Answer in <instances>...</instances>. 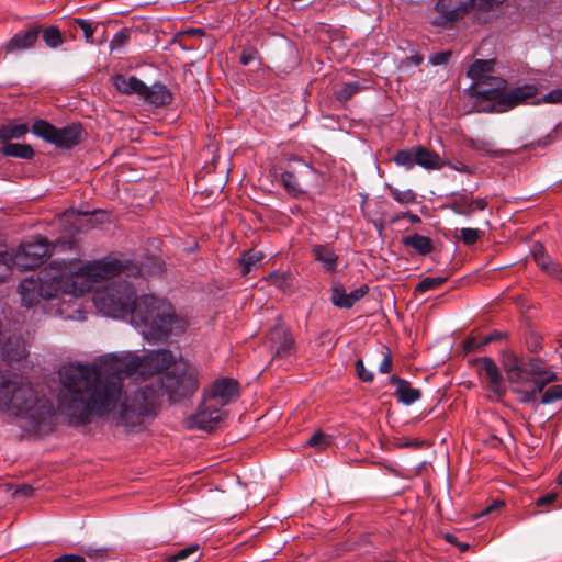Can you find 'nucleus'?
<instances>
[{
  "mask_svg": "<svg viewBox=\"0 0 562 562\" xmlns=\"http://www.w3.org/2000/svg\"><path fill=\"white\" fill-rule=\"evenodd\" d=\"M256 58H257V50L256 49H245V50H243V53L240 55V63L243 65H248L252 60H255Z\"/></svg>",
  "mask_w": 562,
  "mask_h": 562,
  "instance_id": "53",
  "label": "nucleus"
},
{
  "mask_svg": "<svg viewBox=\"0 0 562 562\" xmlns=\"http://www.w3.org/2000/svg\"><path fill=\"white\" fill-rule=\"evenodd\" d=\"M533 258L537 266L550 277L562 281V267L552 261L550 256L546 252L542 245L537 244L533 246Z\"/></svg>",
  "mask_w": 562,
  "mask_h": 562,
  "instance_id": "17",
  "label": "nucleus"
},
{
  "mask_svg": "<svg viewBox=\"0 0 562 562\" xmlns=\"http://www.w3.org/2000/svg\"><path fill=\"white\" fill-rule=\"evenodd\" d=\"M443 538L448 543L454 546L460 552H465L469 549V544L460 541L454 533L447 532L443 535Z\"/></svg>",
  "mask_w": 562,
  "mask_h": 562,
  "instance_id": "45",
  "label": "nucleus"
},
{
  "mask_svg": "<svg viewBox=\"0 0 562 562\" xmlns=\"http://www.w3.org/2000/svg\"><path fill=\"white\" fill-rule=\"evenodd\" d=\"M192 389H0V412L27 420L35 432H52L58 418L71 427L105 419L128 431L157 415L159 397L170 403Z\"/></svg>",
  "mask_w": 562,
  "mask_h": 562,
  "instance_id": "1",
  "label": "nucleus"
},
{
  "mask_svg": "<svg viewBox=\"0 0 562 562\" xmlns=\"http://www.w3.org/2000/svg\"><path fill=\"white\" fill-rule=\"evenodd\" d=\"M54 246L45 237H34L19 247L13 257V265L21 270L40 267L52 256Z\"/></svg>",
  "mask_w": 562,
  "mask_h": 562,
  "instance_id": "10",
  "label": "nucleus"
},
{
  "mask_svg": "<svg viewBox=\"0 0 562 562\" xmlns=\"http://www.w3.org/2000/svg\"><path fill=\"white\" fill-rule=\"evenodd\" d=\"M402 244L413 248L418 255L426 256L434 249L431 238L419 234H412L402 238Z\"/></svg>",
  "mask_w": 562,
  "mask_h": 562,
  "instance_id": "21",
  "label": "nucleus"
},
{
  "mask_svg": "<svg viewBox=\"0 0 562 562\" xmlns=\"http://www.w3.org/2000/svg\"><path fill=\"white\" fill-rule=\"evenodd\" d=\"M94 305L104 315L111 317H123L132 313L139 302L135 290L127 281H116L95 291L93 295Z\"/></svg>",
  "mask_w": 562,
  "mask_h": 562,
  "instance_id": "7",
  "label": "nucleus"
},
{
  "mask_svg": "<svg viewBox=\"0 0 562 562\" xmlns=\"http://www.w3.org/2000/svg\"><path fill=\"white\" fill-rule=\"evenodd\" d=\"M517 398L536 408L539 404L549 405L562 400V389H512Z\"/></svg>",
  "mask_w": 562,
  "mask_h": 562,
  "instance_id": "14",
  "label": "nucleus"
},
{
  "mask_svg": "<svg viewBox=\"0 0 562 562\" xmlns=\"http://www.w3.org/2000/svg\"><path fill=\"white\" fill-rule=\"evenodd\" d=\"M268 342L272 349V361L290 357L294 352V340L288 329L281 325L274 326L268 334Z\"/></svg>",
  "mask_w": 562,
  "mask_h": 562,
  "instance_id": "15",
  "label": "nucleus"
},
{
  "mask_svg": "<svg viewBox=\"0 0 562 562\" xmlns=\"http://www.w3.org/2000/svg\"><path fill=\"white\" fill-rule=\"evenodd\" d=\"M507 529V524L505 521L499 522L496 527H494V536L503 533Z\"/></svg>",
  "mask_w": 562,
  "mask_h": 562,
  "instance_id": "57",
  "label": "nucleus"
},
{
  "mask_svg": "<svg viewBox=\"0 0 562 562\" xmlns=\"http://www.w3.org/2000/svg\"><path fill=\"white\" fill-rule=\"evenodd\" d=\"M403 217H407L411 223H419L420 222V218L418 215L416 214H412V213H407L406 215H404Z\"/></svg>",
  "mask_w": 562,
  "mask_h": 562,
  "instance_id": "58",
  "label": "nucleus"
},
{
  "mask_svg": "<svg viewBox=\"0 0 562 562\" xmlns=\"http://www.w3.org/2000/svg\"><path fill=\"white\" fill-rule=\"evenodd\" d=\"M146 91L142 93L143 98L147 103L155 106H162L171 102L172 97L166 86L161 83H155L151 87L146 86Z\"/></svg>",
  "mask_w": 562,
  "mask_h": 562,
  "instance_id": "18",
  "label": "nucleus"
},
{
  "mask_svg": "<svg viewBox=\"0 0 562 562\" xmlns=\"http://www.w3.org/2000/svg\"><path fill=\"white\" fill-rule=\"evenodd\" d=\"M390 191L394 200L402 204H409L415 202L416 195L412 190L400 191L395 188L390 187Z\"/></svg>",
  "mask_w": 562,
  "mask_h": 562,
  "instance_id": "41",
  "label": "nucleus"
},
{
  "mask_svg": "<svg viewBox=\"0 0 562 562\" xmlns=\"http://www.w3.org/2000/svg\"><path fill=\"white\" fill-rule=\"evenodd\" d=\"M506 389H497V387H494V398L497 397L499 398L501 396L504 395V392H505Z\"/></svg>",
  "mask_w": 562,
  "mask_h": 562,
  "instance_id": "64",
  "label": "nucleus"
},
{
  "mask_svg": "<svg viewBox=\"0 0 562 562\" xmlns=\"http://www.w3.org/2000/svg\"><path fill=\"white\" fill-rule=\"evenodd\" d=\"M470 364L476 370L480 376H484V382L492 383V360L487 357L470 360Z\"/></svg>",
  "mask_w": 562,
  "mask_h": 562,
  "instance_id": "28",
  "label": "nucleus"
},
{
  "mask_svg": "<svg viewBox=\"0 0 562 562\" xmlns=\"http://www.w3.org/2000/svg\"><path fill=\"white\" fill-rule=\"evenodd\" d=\"M168 349L151 350L144 356L124 351L106 353L92 363L71 362L58 371L61 386H121L124 379L135 374L144 378L178 367Z\"/></svg>",
  "mask_w": 562,
  "mask_h": 562,
  "instance_id": "2",
  "label": "nucleus"
},
{
  "mask_svg": "<svg viewBox=\"0 0 562 562\" xmlns=\"http://www.w3.org/2000/svg\"><path fill=\"white\" fill-rule=\"evenodd\" d=\"M501 362L509 383H533L535 386H546L558 380L555 372L540 359L522 363L513 353L503 352Z\"/></svg>",
  "mask_w": 562,
  "mask_h": 562,
  "instance_id": "8",
  "label": "nucleus"
},
{
  "mask_svg": "<svg viewBox=\"0 0 562 562\" xmlns=\"http://www.w3.org/2000/svg\"><path fill=\"white\" fill-rule=\"evenodd\" d=\"M472 80L468 89L476 112L492 111V60L476 59L467 71Z\"/></svg>",
  "mask_w": 562,
  "mask_h": 562,
  "instance_id": "9",
  "label": "nucleus"
},
{
  "mask_svg": "<svg viewBox=\"0 0 562 562\" xmlns=\"http://www.w3.org/2000/svg\"><path fill=\"white\" fill-rule=\"evenodd\" d=\"M479 11L487 12L492 9V0H477Z\"/></svg>",
  "mask_w": 562,
  "mask_h": 562,
  "instance_id": "56",
  "label": "nucleus"
},
{
  "mask_svg": "<svg viewBox=\"0 0 562 562\" xmlns=\"http://www.w3.org/2000/svg\"><path fill=\"white\" fill-rule=\"evenodd\" d=\"M356 372H357L358 378L362 382L368 383V382H372L373 381V373H372V371L368 370L364 367V363H363V361L361 359H359L356 362Z\"/></svg>",
  "mask_w": 562,
  "mask_h": 562,
  "instance_id": "43",
  "label": "nucleus"
},
{
  "mask_svg": "<svg viewBox=\"0 0 562 562\" xmlns=\"http://www.w3.org/2000/svg\"><path fill=\"white\" fill-rule=\"evenodd\" d=\"M3 351L5 358L10 361L21 360L27 355L25 344L20 338L9 339L3 347Z\"/></svg>",
  "mask_w": 562,
  "mask_h": 562,
  "instance_id": "26",
  "label": "nucleus"
},
{
  "mask_svg": "<svg viewBox=\"0 0 562 562\" xmlns=\"http://www.w3.org/2000/svg\"><path fill=\"white\" fill-rule=\"evenodd\" d=\"M133 322L142 326V334L147 340L165 339L173 331H184L188 326L168 301L153 295L139 299Z\"/></svg>",
  "mask_w": 562,
  "mask_h": 562,
  "instance_id": "3",
  "label": "nucleus"
},
{
  "mask_svg": "<svg viewBox=\"0 0 562 562\" xmlns=\"http://www.w3.org/2000/svg\"><path fill=\"white\" fill-rule=\"evenodd\" d=\"M504 88L505 81L494 77V112H507L538 94V89L533 85H525L510 90Z\"/></svg>",
  "mask_w": 562,
  "mask_h": 562,
  "instance_id": "12",
  "label": "nucleus"
},
{
  "mask_svg": "<svg viewBox=\"0 0 562 562\" xmlns=\"http://www.w3.org/2000/svg\"><path fill=\"white\" fill-rule=\"evenodd\" d=\"M53 562H86V559L79 554H63L54 559Z\"/></svg>",
  "mask_w": 562,
  "mask_h": 562,
  "instance_id": "50",
  "label": "nucleus"
},
{
  "mask_svg": "<svg viewBox=\"0 0 562 562\" xmlns=\"http://www.w3.org/2000/svg\"><path fill=\"white\" fill-rule=\"evenodd\" d=\"M41 34L45 45L49 48H57L64 43L63 34L55 25L45 29L41 26Z\"/></svg>",
  "mask_w": 562,
  "mask_h": 562,
  "instance_id": "27",
  "label": "nucleus"
},
{
  "mask_svg": "<svg viewBox=\"0 0 562 562\" xmlns=\"http://www.w3.org/2000/svg\"><path fill=\"white\" fill-rule=\"evenodd\" d=\"M30 132V127L26 123L21 124H3L0 126V142L5 144L11 139H20Z\"/></svg>",
  "mask_w": 562,
  "mask_h": 562,
  "instance_id": "25",
  "label": "nucleus"
},
{
  "mask_svg": "<svg viewBox=\"0 0 562 562\" xmlns=\"http://www.w3.org/2000/svg\"><path fill=\"white\" fill-rule=\"evenodd\" d=\"M72 23L77 24L81 29L86 42L90 44L94 42L93 34L97 30V25H93L92 23L83 19H74Z\"/></svg>",
  "mask_w": 562,
  "mask_h": 562,
  "instance_id": "39",
  "label": "nucleus"
},
{
  "mask_svg": "<svg viewBox=\"0 0 562 562\" xmlns=\"http://www.w3.org/2000/svg\"><path fill=\"white\" fill-rule=\"evenodd\" d=\"M393 396L406 405H409L420 398L418 389H396Z\"/></svg>",
  "mask_w": 562,
  "mask_h": 562,
  "instance_id": "37",
  "label": "nucleus"
},
{
  "mask_svg": "<svg viewBox=\"0 0 562 562\" xmlns=\"http://www.w3.org/2000/svg\"><path fill=\"white\" fill-rule=\"evenodd\" d=\"M557 499V494L554 493H548L546 495L540 496L536 501L537 507L548 506L551 505Z\"/></svg>",
  "mask_w": 562,
  "mask_h": 562,
  "instance_id": "51",
  "label": "nucleus"
},
{
  "mask_svg": "<svg viewBox=\"0 0 562 562\" xmlns=\"http://www.w3.org/2000/svg\"><path fill=\"white\" fill-rule=\"evenodd\" d=\"M542 101L546 103H562V88L551 90L542 98Z\"/></svg>",
  "mask_w": 562,
  "mask_h": 562,
  "instance_id": "47",
  "label": "nucleus"
},
{
  "mask_svg": "<svg viewBox=\"0 0 562 562\" xmlns=\"http://www.w3.org/2000/svg\"><path fill=\"white\" fill-rule=\"evenodd\" d=\"M281 182L284 189L292 195H299L302 193V189L295 175L291 171H284L281 175Z\"/></svg>",
  "mask_w": 562,
  "mask_h": 562,
  "instance_id": "35",
  "label": "nucleus"
},
{
  "mask_svg": "<svg viewBox=\"0 0 562 562\" xmlns=\"http://www.w3.org/2000/svg\"><path fill=\"white\" fill-rule=\"evenodd\" d=\"M13 265V257L8 251L0 249V282L10 274Z\"/></svg>",
  "mask_w": 562,
  "mask_h": 562,
  "instance_id": "38",
  "label": "nucleus"
},
{
  "mask_svg": "<svg viewBox=\"0 0 562 562\" xmlns=\"http://www.w3.org/2000/svg\"><path fill=\"white\" fill-rule=\"evenodd\" d=\"M239 382L233 378H220L214 381L213 386H238Z\"/></svg>",
  "mask_w": 562,
  "mask_h": 562,
  "instance_id": "54",
  "label": "nucleus"
},
{
  "mask_svg": "<svg viewBox=\"0 0 562 562\" xmlns=\"http://www.w3.org/2000/svg\"><path fill=\"white\" fill-rule=\"evenodd\" d=\"M128 36L124 33H117L113 37L112 44L123 45L127 41Z\"/></svg>",
  "mask_w": 562,
  "mask_h": 562,
  "instance_id": "55",
  "label": "nucleus"
},
{
  "mask_svg": "<svg viewBox=\"0 0 562 562\" xmlns=\"http://www.w3.org/2000/svg\"><path fill=\"white\" fill-rule=\"evenodd\" d=\"M0 153L7 157H15L26 160H30L35 156V151L31 145L11 142L2 144Z\"/></svg>",
  "mask_w": 562,
  "mask_h": 562,
  "instance_id": "23",
  "label": "nucleus"
},
{
  "mask_svg": "<svg viewBox=\"0 0 562 562\" xmlns=\"http://www.w3.org/2000/svg\"><path fill=\"white\" fill-rule=\"evenodd\" d=\"M331 302L339 308H350L348 293L342 284L336 283L331 288Z\"/></svg>",
  "mask_w": 562,
  "mask_h": 562,
  "instance_id": "30",
  "label": "nucleus"
},
{
  "mask_svg": "<svg viewBox=\"0 0 562 562\" xmlns=\"http://www.w3.org/2000/svg\"><path fill=\"white\" fill-rule=\"evenodd\" d=\"M109 549L108 548H99V549H95V548H86L85 549V553L88 558L90 559H103L105 558L106 553H108Z\"/></svg>",
  "mask_w": 562,
  "mask_h": 562,
  "instance_id": "48",
  "label": "nucleus"
},
{
  "mask_svg": "<svg viewBox=\"0 0 562 562\" xmlns=\"http://www.w3.org/2000/svg\"><path fill=\"white\" fill-rule=\"evenodd\" d=\"M238 397L239 389H202L195 412L184 419L186 427L213 430L227 416L224 407Z\"/></svg>",
  "mask_w": 562,
  "mask_h": 562,
  "instance_id": "5",
  "label": "nucleus"
},
{
  "mask_svg": "<svg viewBox=\"0 0 562 562\" xmlns=\"http://www.w3.org/2000/svg\"><path fill=\"white\" fill-rule=\"evenodd\" d=\"M113 86L122 93L142 95L146 90V85L138 78L125 77L123 75H116L112 78Z\"/></svg>",
  "mask_w": 562,
  "mask_h": 562,
  "instance_id": "19",
  "label": "nucleus"
},
{
  "mask_svg": "<svg viewBox=\"0 0 562 562\" xmlns=\"http://www.w3.org/2000/svg\"><path fill=\"white\" fill-rule=\"evenodd\" d=\"M16 376L14 375L13 379L9 374L8 371H0V386H18Z\"/></svg>",
  "mask_w": 562,
  "mask_h": 562,
  "instance_id": "49",
  "label": "nucleus"
},
{
  "mask_svg": "<svg viewBox=\"0 0 562 562\" xmlns=\"http://www.w3.org/2000/svg\"><path fill=\"white\" fill-rule=\"evenodd\" d=\"M505 506L504 501L494 499V513Z\"/></svg>",
  "mask_w": 562,
  "mask_h": 562,
  "instance_id": "61",
  "label": "nucleus"
},
{
  "mask_svg": "<svg viewBox=\"0 0 562 562\" xmlns=\"http://www.w3.org/2000/svg\"><path fill=\"white\" fill-rule=\"evenodd\" d=\"M41 25L34 24L26 30L16 33L5 45L7 54L33 48L38 41Z\"/></svg>",
  "mask_w": 562,
  "mask_h": 562,
  "instance_id": "16",
  "label": "nucleus"
},
{
  "mask_svg": "<svg viewBox=\"0 0 562 562\" xmlns=\"http://www.w3.org/2000/svg\"><path fill=\"white\" fill-rule=\"evenodd\" d=\"M415 150L416 165L428 170L440 169L443 166V160L435 151L429 150L423 146L415 147Z\"/></svg>",
  "mask_w": 562,
  "mask_h": 562,
  "instance_id": "20",
  "label": "nucleus"
},
{
  "mask_svg": "<svg viewBox=\"0 0 562 562\" xmlns=\"http://www.w3.org/2000/svg\"><path fill=\"white\" fill-rule=\"evenodd\" d=\"M479 10L477 0H438L435 11L438 16L434 25L446 26L463 20L472 10Z\"/></svg>",
  "mask_w": 562,
  "mask_h": 562,
  "instance_id": "13",
  "label": "nucleus"
},
{
  "mask_svg": "<svg viewBox=\"0 0 562 562\" xmlns=\"http://www.w3.org/2000/svg\"><path fill=\"white\" fill-rule=\"evenodd\" d=\"M392 382L397 383V386H400V387L408 386V383L406 381L401 380V379H395L394 376L392 378Z\"/></svg>",
  "mask_w": 562,
  "mask_h": 562,
  "instance_id": "62",
  "label": "nucleus"
},
{
  "mask_svg": "<svg viewBox=\"0 0 562 562\" xmlns=\"http://www.w3.org/2000/svg\"><path fill=\"white\" fill-rule=\"evenodd\" d=\"M63 272L66 294L82 295L89 291L92 283L111 279L122 270L117 260H97L82 263L80 260L57 262Z\"/></svg>",
  "mask_w": 562,
  "mask_h": 562,
  "instance_id": "4",
  "label": "nucleus"
},
{
  "mask_svg": "<svg viewBox=\"0 0 562 562\" xmlns=\"http://www.w3.org/2000/svg\"><path fill=\"white\" fill-rule=\"evenodd\" d=\"M392 363L391 351L385 346H380L369 360L370 367L378 369L383 374L390 373Z\"/></svg>",
  "mask_w": 562,
  "mask_h": 562,
  "instance_id": "22",
  "label": "nucleus"
},
{
  "mask_svg": "<svg viewBox=\"0 0 562 562\" xmlns=\"http://www.w3.org/2000/svg\"><path fill=\"white\" fill-rule=\"evenodd\" d=\"M64 279L57 261L40 271L38 277L23 280L19 286L22 304L26 307L36 305L41 299H53L66 294Z\"/></svg>",
  "mask_w": 562,
  "mask_h": 562,
  "instance_id": "6",
  "label": "nucleus"
},
{
  "mask_svg": "<svg viewBox=\"0 0 562 562\" xmlns=\"http://www.w3.org/2000/svg\"><path fill=\"white\" fill-rule=\"evenodd\" d=\"M492 341V335H485L484 337L480 338L477 336H471L468 337L463 344V350L465 352H474L481 350L482 347L488 345Z\"/></svg>",
  "mask_w": 562,
  "mask_h": 562,
  "instance_id": "31",
  "label": "nucleus"
},
{
  "mask_svg": "<svg viewBox=\"0 0 562 562\" xmlns=\"http://www.w3.org/2000/svg\"><path fill=\"white\" fill-rule=\"evenodd\" d=\"M263 259L261 251L247 252L240 259L241 274H248Z\"/></svg>",
  "mask_w": 562,
  "mask_h": 562,
  "instance_id": "29",
  "label": "nucleus"
},
{
  "mask_svg": "<svg viewBox=\"0 0 562 562\" xmlns=\"http://www.w3.org/2000/svg\"><path fill=\"white\" fill-rule=\"evenodd\" d=\"M456 238L462 240L465 245H473L479 238V231L474 228H461L456 231Z\"/></svg>",
  "mask_w": 562,
  "mask_h": 562,
  "instance_id": "40",
  "label": "nucleus"
},
{
  "mask_svg": "<svg viewBox=\"0 0 562 562\" xmlns=\"http://www.w3.org/2000/svg\"><path fill=\"white\" fill-rule=\"evenodd\" d=\"M32 132L58 148H70L80 143L82 130L76 124L57 128L48 121L36 120L32 125Z\"/></svg>",
  "mask_w": 562,
  "mask_h": 562,
  "instance_id": "11",
  "label": "nucleus"
},
{
  "mask_svg": "<svg viewBox=\"0 0 562 562\" xmlns=\"http://www.w3.org/2000/svg\"><path fill=\"white\" fill-rule=\"evenodd\" d=\"M187 34H196V35H204V31L202 29H191L187 31Z\"/></svg>",
  "mask_w": 562,
  "mask_h": 562,
  "instance_id": "63",
  "label": "nucleus"
},
{
  "mask_svg": "<svg viewBox=\"0 0 562 562\" xmlns=\"http://www.w3.org/2000/svg\"><path fill=\"white\" fill-rule=\"evenodd\" d=\"M401 446H403V447H420L422 442L418 440H413V441H406V442L402 443Z\"/></svg>",
  "mask_w": 562,
  "mask_h": 562,
  "instance_id": "59",
  "label": "nucleus"
},
{
  "mask_svg": "<svg viewBox=\"0 0 562 562\" xmlns=\"http://www.w3.org/2000/svg\"><path fill=\"white\" fill-rule=\"evenodd\" d=\"M447 278L443 277H427L423 279L415 288V293H425L430 290L440 288Z\"/></svg>",
  "mask_w": 562,
  "mask_h": 562,
  "instance_id": "34",
  "label": "nucleus"
},
{
  "mask_svg": "<svg viewBox=\"0 0 562 562\" xmlns=\"http://www.w3.org/2000/svg\"><path fill=\"white\" fill-rule=\"evenodd\" d=\"M394 161L398 166H403L406 169H412L416 165L415 148L398 150L394 156Z\"/></svg>",
  "mask_w": 562,
  "mask_h": 562,
  "instance_id": "32",
  "label": "nucleus"
},
{
  "mask_svg": "<svg viewBox=\"0 0 562 562\" xmlns=\"http://www.w3.org/2000/svg\"><path fill=\"white\" fill-rule=\"evenodd\" d=\"M362 87L359 82L345 83L340 89L335 92L336 99L340 102H347L355 94L361 91Z\"/></svg>",
  "mask_w": 562,
  "mask_h": 562,
  "instance_id": "33",
  "label": "nucleus"
},
{
  "mask_svg": "<svg viewBox=\"0 0 562 562\" xmlns=\"http://www.w3.org/2000/svg\"><path fill=\"white\" fill-rule=\"evenodd\" d=\"M368 292H369V286L363 284L360 288H358V289L351 291L350 293H348V299H349V302H350V307H352L353 304L356 302H358L359 300H361Z\"/></svg>",
  "mask_w": 562,
  "mask_h": 562,
  "instance_id": "46",
  "label": "nucleus"
},
{
  "mask_svg": "<svg viewBox=\"0 0 562 562\" xmlns=\"http://www.w3.org/2000/svg\"><path fill=\"white\" fill-rule=\"evenodd\" d=\"M268 281L280 289H283L288 285V276L285 273L272 272L268 277Z\"/></svg>",
  "mask_w": 562,
  "mask_h": 562,
  "instance_id": "44",
  "label": "nucleus"
},
{
  "mask_svg": "<svg viewBox=\"0 0 562 562\" xmlns=\"http://www.w3.org/2000/svg\"><path fill=\"white\" fill-rule=\"evenodd\" d=\"M333 442V437L322 431H317L310 437L306 445L315 448L318 451L325 450Z\"/></svg>",
  "mask_w": 562,
  "mask_h": 562,
  "instance_id": "36",
  "label": "nucleus"
},
{
  "mask_svg": "<svg viewBox=\"0 0 562 562\" xmlns=\"http://www.w3.org/2000/svg\"><path fill=\"white\" fill-rule=\"evenodd\" d=\"M315 259L319 261L323 267L330 272L336 271L338 256L329 247L317 245L313 248Z\"/></svg>",
  "mask_w": 562,
  "mask_h": 562,
  "instance_id": "24",
  "label": "nucleus"
},
{
  "mask_svg": "<svg viewBox=\"0 0 562 562\" xmlns=\"http://www.w3.org/2000/svg\"><path fill=\"white\" fill-rule=\"evenodd\" d=\"M493 379H494V385H496L497 383L501 382V373L498 372L496 366L494 364V375H493Z\"/></svg>",
  "mask_w": 562,
  "mask_h": 562,
  "instance_id": "60",
  "label": "nucleus"
},
{
  "mask_svg": "<svg viewBox=\"0 0 562 562\" xmlns=\"http://www.w3.org/2000/svg\"><path fill=\"white\" fill-rule=\"evenodd\" d=\"M198 549H199L198 544L189 546V547H187L184 549L179 550L177 553L169 555L166 559V561L167 562H179V561H182V560L187 559L188 557L194 554L198 551Z\"/></svg>",
  "mask_w": 562,
  "mask_h": 562,
  "instance_id": "42",
  "label": "nucleus"
},
{
  "mask_svg": "<svg viewBox=\"0 0 562 562\" xmlns=\"http://www.w3.org/2000/svg\"><path fill=\"white\" fill-rule=\"evenodd\" d=\"M450 56H451V52L450 50L441 52V53L434 54L431 56L430 60L435 65H441V64L447 63L448 59L450 58Z\"/></svg>",
  "mask_w": 562,
  "mask_h": 562,
  "instance_id": "52",
  "label": "nucleus"
}]
</instances>
